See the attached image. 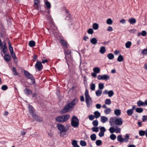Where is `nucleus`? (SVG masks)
<instances>
[{"instance_id": "obj_1", "label": "nucleus", "mask_w": 147, "mask_h": 147, "mask_svg": "<svg viewBox=\"0 0 147 147\" xmlns=\"http://www.w3.org/2000/svg\"><path fill=\"white\" fill-rule=\"evenodd\" d=\"M28 111L29 113L34 120L40 122L42 121V119L38 116L36 113L35 110L33 107L30 105H28Z\"/></svg>"}, {"instance_id": "obj_2", "label": "nucleus", "mask_w": 147, "mask_h": 147, "mask_svg": "<svg viewBox=\"0 0 147 147\" xmlns=\"http://www.w3.org/2000/svg\"><path fill=\"white\" fill-rule=\"evenodd\" d=\"M70 117L69 115H65L57 117L55 118L56 121L60 122L63 123L67 121Z\"/></svg>"}, {"instance_id": "obj_3", "label": "nucleus", "mask_w": 147, "mask_h": 147, "mask_svg": "<svg viewBox=\"0 0 147 147\" xmlns=\"http://www.w3.org/2000/svg\"><path fill=\"white\" fill-rule=\"evenodd\" d=\"M79 124V120L77 117L74 116L72 117L71 120V125L74 127H77Z\"/></svg>"}, {"instance_id": "obj_4", "label": "nucleus", "mask_w": 147, "mask_h": 147, "mask_svg": "<svg viewBox=\"0 0 147 147\" xmlns=\"http://www.w3.org/2000/svg\"><path fill=\"white\" fill-rule=\"evenodd\" d=\"M76 102H71L67 104L62 110L63 113H65L69 111V109L71 108L76 104Z\"/></svg>"}, {"instance_id": "obj_5", "label": "nucleus", "mask_w": 147, "mask_h": 147, "mask_svg": "<svg viewBox=\"0 0 147 147\" xmlns=\"http://www.w3.org/2000/svg\"><path fill=\"white\" fill-rule=\"evenodd\" d=\"M57 126L58 129L60 131L61 134L63 132H66L68 130V129H67L63 125L61 124H57Z\"/></svg>"}, {"instance_id": "obj_6", "label": "nucleus", "mask_w": 147, "mask_h": 147, "mask_svg": "<svg viewBox=\"0 0 147 147\" xmlns=\"http://www.w3.org/2000/svg\"><path fill=\"white\" fill-rule=\"evenodd\" d=\"M24 73L25 76H26L28 78L32 80L33 83H34L35 79L32 75L30 74L28 71H24Z\"/></svg>"}, {"instance_id": "obj_7", "label": "nucleus", "mask_w": 147, "mask_h": 147, "mask_svg": "<svg viewBox=\"0 0 147 147\" xmlns=\"http://www.w3.org/2000/svg\"><path fill=\"white\" fill-rule=\"evenodd\" d=\"M110 76L109 75H99L97 77V79L98 80H107L110 79Z\"/></svg>"}, {"instance_id": "obj_8", "label": "nucleus", "mask_w": 147, "mask_h": 147, "mask_svg": "<svg viewBox=\"0 0 147 147\" xmlns=\"http://www.w3.org/2000/svg\"><path fill=\"white\" fill-rule=\"evenodd\" d=\"M35 67L38 71H41L43 68V66L41 63L37 61L35 65Z\"/></svg>"}, {"instance_id": "obj_9", "label": "nucleus", "mask_w": 147, "mask_h": 147, "mask_svg": "<svg viewBox=\"0 0 147 147\" xmlns=\"http://www.w3.org/2000/svg\"><path fill=\"white\" fill-rule=\"evenodd\" d=\"M103 94H108L109 97H111L113 96L114 94L113 91L112 90L108 91L105 90L103 92Z\"/></svg>"}, {"instance_id": "obj_10", "label": "nucleus", "mask_w": 147, "mask_h": 147, "mask_svg": "<svg viewBox=\"0 0 147 147\" xmlns=\"http://www.w3.org/2000/svg\"><path fill=\"white\" fill-rule=\"evenodd\" d=\"M85 96L86 101H90L91 100V99L89 94L88 91L87 89H86V90L85 93Z\"/></svg>"}, {"instance_id": "obj_11", "label": "nucleus", "mask_w": 147, "mask_h": 147, "mask_svg": "<svg viewBox=\"0 0 147 147\" xmlns=\"http://www.w3.org/2000/svg\"><path fill=\"white\" fill-rule=\"evenodd\" d=\"M116 125H121L123 123L122 119L121 118L116 119L114 121Z\"/></svg>"}, {"instance_id": "obj_12", "label": "nucleus", "mask_w": 147, "mask_h": 147, "mask_svg": "<svg viewBox=\"0 0 147 147\" xmlns=\"http://www.w3.org/2000/svg\"><path fill=\"white\" fill-rule=\"evenodd\" d=\"M34 7L37 9H38L40 5V3L39 0H34Z\"/></svg>"}, {"instance_id": "obj_13", "label": "nucleus", "mask_w": 147, "mask_h": 147, "mask_svg": "<svg viewBox=\"0 0 147 147\" xmlns=\"http://www.w3.org/2000/svg\"><path fill=\"white\" fill-rule=\"evenodd\" d=\"M1 49H2V51L4 54H5L6 53V51L7 49V47L6 46V43L4 42L3 45H2V47Z\"/></svg>"}, {"instance_id": "obj_14", "label": "nucleus", "mask_w": 147, "mask_h": 147, "mask_svg": "<svg viewBox=\"0 0 147 147\" xmlns=\"http://www.w3.org/2000/svg\"><path fill=\"white\" fill-rule=\"evenodd\" d=\"M71 51L69 50H67L66 51H65L64 52L65 55V58L66 60V62L68 65H69V63H68V60L66 57L67 55H69L71 53Z\"/></svg>"}, {"instance_id": "obj_15", "label": "nucleus", "mask_w": 147, "mask_h": 147, "mask_svg": "<svg viewBox=\"0 0 147 147\" xmlns=\"http://www.w3.org/2000/svg\"><path fill=\"white\" fill-rule=\"evenodd\" d=\"M25 93L26 94L30 95L32 94V92L31 90L28 88H26L24 90Z\"/></svg>"}, {"instance_id": "obj_16", "label": "nucleus", "mask_w": 147, "mask_h": 147, "mask_svg": "<svg viewBox=\"0 0 147 147\" xmlns=\"http://www.w3.org/2000/svg\"><path fill=\"white\" fill-rule=\"evenodd\" d=\"M4 58L5 61L9 62L10 60L11 57L9 55L6 54L4 56Z\"/></svg>"}, {"instance_id": "obj_17", "label": "nucleus", "mask_w": 147, "mask_h": 147, "mask_svg": "<svg viewBox=\"0 0 147 147\" xmlns=\"http://www.w3.org/2000/svg\"><path fill=\"white\" fill-rule=\"evenodd\" d=\"M108 120V118L107 117L102 116L101 117V121L103 123H105Z\"/></svg>"}, {"instance_id": "obj_18", "label": "nucleus", "mask_w": 147, "mask_h": 147, "mask_svg": "<svg viewBox=\"0 0 147 147\" xmlns=\"http://www.w3.org/2000/svg\"><path fill=\"white\" fill-rule=\"evenodd\" d=\"M90 41L93 45H95L97 43V40L96 38H94L90 40Z\"/></svg>"}, {"instance_id": "obj_19", "label": "nucleus", "mask_w": 147, "mask_h": 147, "mask_svg": "<svg viewBox=\"0 0 147 147\" xmlns=\"http://www.w3.org/2000/svg\"><path fill=\"white\" fill-rule=\"evenodd\" d=\"M136 22V19L133 18H131L129 19V23L132 24H134Z\"/></svg>"}, {"instance_id": "obj_20", "label": "nucleus", "mask_w": 147, "mask_h": 147, "mask_svg": "<svg viewBox=\"0 0 147 147\" xmlns=\"http://www.w3.org/2000/svg\"><path fill=\"white\" fill-rule=\"evenodd\" d=\"M94 117L96 118H99L100 116V113L97 111L94 112Z\"/></svg>"}, {"instance_id": "obj_21", "label": "nucleus", "mask_w": 147, "mask_h": 147, "mask_svg": "<svg viewBox=\"0 0 147 147\" xmlns=\"http://www.w3.org/2000/svg\"><path fill=\"white\" fill-rule=\"evenodd\" d=\"M106 51V49L104 47H102L100 48L99 52L102 54H104Z\"/></svg>"}, {"instance_id": "obj_22", "label": "nucleus", "mask_w": 147, "mask_h": 147, "mask_svg": "<svg viewBox=\"0 0 147 147\" xmlns=\"http://www.w3.org/2000/svg\"><path fill=\"white\" fill-rule=\"evenodd\" d=\"M102 91L100 90H98L96 92V96H100L102 94Z\"/></svg>"}, {"instance_id": "obj_23", "label": "nucleus", "mask_w": 147, "mask_h": 147, "mask_svg": "<svg viewBox=\"0 0 147 147\" xmlns=\"http://www.w3.org/2000/svg\"><path fill=\"white\" fill-rule=\"evenodd\" d=\"M121 113V111L119 109H116L114 111V114L117 116L119 115Z\"/></svg>"}, {"instance_id": "obj_24", "label": "nucleus", "mask_w": 147, "mask_h": 147, "mask_svg": "<svg viewBox=\"0 0 147 147\" xmlns=\"http://www.w3.org/2000/svg\"><path fill=\"white\" fill-rule=\"evenodd\" d=\"M90 86V88L92 90L94 91L95 90V84L91 83Z\"/></svg>"}, {"instance_id": "obj_25", "label": "nucleus", "mask_w": 147, "mask_h": 147, "mask_svg": "<svg viewBox=\"0 0 147 147\" xmlns=\"http://www.w3.org/2000/svg\"><path fill=\"white\" fill-rule=\"evenodd\" d=\"M107 56L108 59L110 60H112L114 58V55L111 53L108 54Z\"/></svg>"}, {"instance_id": "obj_26", "label": "nucleus", "mask_w": 147, "mask_h": 147, "mask_svg": "<svg viewBox=\"0 0 147 147\" xmlns=\"http://www.w3.org/2000/svg\"><path fill=\"white\" fill-rule=\"evenodd\" d=\"M94 72L95 73H98L100 72V69L97 67H95L93 69Z\"/></svg>"}, {"instance_id": "obj_27", "label": "nucleus", "mask_w": 147, "mask_h": 147, "mask_svg": "<svg viewBox=\"0 0 147 147\" xmlns=\"http://www.w3.org/2000/svg\"><path fill=\"white\" fill-rule=\"evenodd\" d=\"M35 43L34 41H30L29 42V45L31 47H32L35 46Z\"/></svg>"}, {"instance_id": "obj_28", "label": "nucleus", "mask_w": 147, "mask_h": 147, "mask_svg": "<svg viewBox=\"0 0 147 147\" xmlns=\"http://www.w3.org/2000/svg\"><path fill=\"white\" fill-rule=\"evenodd\" d=\"M9 48L10 53H13V49L11 46L10 43L9 41L8 42Z\"/></svg>"}, {"instance_id": "obj_29", "label": "nucleus", "mask_w": 147, "mask_h": 147, "mask_svg": "<svg viewBox=\"0 0 147 147\" xmlns=\"http://www.w3.org/2000/svg\"><path fill=\"white\" fill-rule=\"evenodd\" d=\"M90 137L91 140L92 141L95 140L96 138V135L95 134H92L91 135Z\"/></svg>"}, {"instance_id": "obj_30", "label": "nucleus", "mask_w": 147, "mask_h": 147, "mask_svg": "<svg viewBox=\"0 0 147 147\" xmlns=\"http://www.w3.org/2000/svg\"><path fill=\"white\" fill-rule=\"evenodd\" d=\"M92 28L95 30H97L98 28V25L96 23H94L93 25Z\"/></svg>"}, {"instance_id": "obj_31", "label": "nucleus", "mask_w": 147, "mask_h": 147, "mask_svg": "<svg viewBox=\"0 0 147 147\" xmlns=\"http://www.w3.org/2000/svg\"><path fill=\"white\" fill-rule=\"evenodd\" d=\"M146 32L145 31L143 30L142 32L139 33L138 34V36H139L140 35H141L143 36H145L146 35Z\"/></svg>"}, {"instance_id": "obj_32", "label": "nucleus", "mask_w": 147, "mask_h": 147, "mask_svg": "<svg viewBox=\"0 0 147 147\" xmlns=\"http://www.w3.org/2000/svg\"><path fill=\"white\" fill-rule=\"evenodd\" d=\"M61 42L63 46L65 47H67V42L63 40H61Z\"/></svg>"}, {"instance_id": "obj_33", "label": "nucleus", "mask_w": 147, "mask_h": 147, "mask_svg": "<svg viewBox=\"0 0 147 147\" xmlns=\"http://www.w3.org/2000/svg\"><path fill=\"white\" fill-rule=\"evenodd\" d=\"M114 118L113 117L110 118L109 121V123L111 126L112 125L114 124Z\"/></svg>"}, {"instance_id": "obj_34", "label": "nucleus", "mask_w": 147, "mask_h": 147, "mask_svg": "<svg viewBox=\"0 0 147 147\" xmlns=\"http://www.w3.org/2000/svg\"><path fill=\"white\" fill-rule=\"evenodd\" d=\"M111 112V110L109 108H107L104 111V113L106 114H109Z\"/></svg>"}, {"instance_id": "obj_35", "label": "nucleus", "mask_w": 147, "mask_h": 147, "mask_svg": "<svg viewBox=\"0 0 147 147\" xmlns=\"http://www.w3.org/2000/svg\"><path fill=\"white\" fill-rule=\"evenodd\" d=\"M117 138L119 141L121 142H123V138H122L121 135H120L118 136Z\"/></svg>"}, {"instance_id": "obj_36", "label": "nucleus", "mask_w": 147, "mask_h": 147, "mask_svg": "<svg viewBox=\"0 0 147 147\" xmlns=\"http://www.w3.org/2000/svg\"><path fill=\"white\" fill-rule=\"evenodd\" d=\"M106 23L109 25H111L113 23V21L111 18H109L107 20Z\"/></svg>"}, {"instance_id": "obj_37", "label": "nucleus", "mask_w": 147, "mask_h": 147, "mask_svg": "<svg viewBox=\"0 0 147 147\" xmlns=\"http://www.w3.org/2000/svg\"><path fill=\"white\" fill-rule=\"evenodd\" d=\"M80 144L82 146H85L86 145V142L84 141L81 140L80 142Z\"/></svg>"}, {"instance_id": "obj_38", "label": "nucleus", "mask_w": 147, "mask_h": 147, "mask_svg": "<svg viewBox=\"0 0 147 147\" xmlns=\"http://www.w3.org/2000/svg\"><path fill=\"white\" fill-rule=\"evenodd\" d=\"M146 131H144L143 130H140L139 131V135L141 136H144L146 135Z\"/></svg>"}, {"instance_id": "obj_39", "label": "nucleus", "mask_w": 147, "mask_h": 147, "mask_svg": "<svg viewBox=\"0 0 147 147\" xmlns=\"http://www.w3.org/2000/svg\"><path fill=\"white\" fill-rule=\"evenodd\" d=\"M98 88L100 90H101L104 88V84L100 83L98 84Z\"/></svg>"}, {"instance_id": "obj_40", "label": "nucleus", "mask_w": 147, "mask_h": 147, "mask_svg": "<svg viewBox=\"0 0 147 147\" xmlns=\"http://www.w3.org/2000/svg\"><path fill=\"white\" fill-rule=\"evenodd\" d=\"M123 60V56L121 55H119L117 59V61L119 62H121Z\"/></svg>"}, {"instance_id": "obj_41", "label": "nucleus", "mask_w": 147, "mask_h": 147, "mask_svg": "<svg viewBox=\"0 0 147 147\" xmlns=\"http://www.w3.org/2000/svg\"><path fill=\"white\" fill-rule=\"evenodd\" d=\"M143 111V109L140 108H137L136 109V111L138 113H141Z\"/></svg>"}, {"instance_id": "obj_42", "label": "nucleus", "mask_w": 147, "mask_h": 147, "mask_svg": "<svg viewBox=\"0 0 147 147\" xmlns=\"http://www.w3.org/2000/svg\"><path fill=\"white\" fill-rule=\"evenodd\" d=\"M137 104L139 107L142 106H145V103L143 102H137Z\"/></svg>"}, {"instance_id": "obj_43", "label": "nucleus", "mask_w": 147, "mask_h": 147, "mask_svg": "<svg viewBox=\"0 0 147 147\" xmlns=\"http://www.w3.org/2000/svg\"><path fill=\"white\" fill-rule=\"evenodd\" d=\"M102 143L101 140H97L96 142V144L98 146H100Z\"/></svg>"}, {"instance_id": "obj_44", "label": "nucleus", "mask_w": 147, "mask_h": 147, "mask_svg": "<svg viewBox=\"0 0 147 147\" xmlns=\"http://www.w3.org/2000/svg\"><path fill=\"white\" fill-rule=\"evenodd\" d=\"M12 70L13 71V74L14 76L18 75V73L16 71L15 67H13L12 69Z\"/></svg>"}, {"instance_id": "obj_45", "label": "nucleus", "mask_w": 147, "mask_h": 147, "mask_svg": "<svg viewBox=\"0 0 147 147\" xmlns=\"http://www.w3.org/2000/svg\"><path fill=\"white\" fill-rule=\"evenodd\" d=\"M115 128V132L116 133H120L121 131V129L118 127H117Z\"/></svg>"}, {"instance_id": "obj_46", "label": "nucleus", "mask_w": 147, "mask_h": 147, "mask_svg": "<svg viewBox=\"0 0 147 147\" xmlns=\"http://www.w3.org/2000/svg\"><path fill=\"white\" fill-rule=\"evenodd\" d=\"M87 32L89 34H92L94 33V31L92 29L90 28L88 30Z\"/></svg>"}, {"instance_id": "obj_47", "label": "nucleus", "mask_w": 147, "mask_h": 147, "mask_svg": "<svg viewBox=\"0 0 147 147\" xmlns=\"http://www.w3.org/2000/svg\"><path fill=\"white\" fill-rule=\"evenodd\" d=\"M129 139V136L128 134H127L125 137L123 138V142H127L128 141Z\"/></svg>"}, {"instance_id": "obj_48", "label": "nucleus", "mask_w": 147, "mask_h": 147, "mask_svg": "<svg viewBox=\"0 0 147 147\" xmlns=\"http://www.w3.org/2000/svg\"><path fill=\"white\" fill-rule=\"evenodd\" d=\"M98 122L97 120H94L92 122V124L94 126L96 127L98 125Z\"/></svg>"}, {"instance_id": "obj_49", "label": "nucleus", "mask_w": 147, "mask_h": 147, "mask_svg": "<svg viewBox=\"0 0 147 147\" xmlns=\"http://www.w3.org/2000/svg\"><path fill=\"white\" fill-rule=\"evenodd\" d=\"M110 139L113 140H114L116 138V136L114 134L111 135L110 136Z\"/></svg>"}, {"instance_id": "obj_50", "label": "nucleus", "mask_w": 147, "mask_h": 147, "mask_svg": "<svg viewBox=\"0 0 147 147\" xmlns=\"http://www.w3.org/2000/svg\"><path fill=\"white\" fill-rule=\"evenodd\" d=\"M92 130L95 132H98V127H93L92 128Z\"/></svg>"}, {"instance_id": "obj_51", "label": "nucleus", "mask_w": 147, "mask_h": 147, "mask_svg": "<svg viewBox=\"0 0 147 147\" xmlns=\"http://www.w3.org/2000/svg\"><path fill=\"white\" fill-rule=\"evenodd\" d=\"M109 130L111 133H113L115 132V128L113 127H111L109 128Z\"/></svg>"}, {"instance_id": "obj_52", "label": "nucleus", "mask_w": 147, "mask_h": 147, "mask_svg": "<svg viewBox=\"0 0 147 147\" xmlns=\"http://www.w3.org/2000/svg\"><path fill=\"white\" fill-rule=\"evenodd\" d=\"M88 118L90 120L92 121L94 119L95 117L93 115H91L89 116Z\"/></svg>"}, {"instance_id": "obj_53", "label": "nucleus", "mask_w": 147, "mask_h": 147, "mask_svg": "<svg viewBox=\"0 0 147 147\" xmlns=\"http://www.w3.org/2000/svg\"><path fill=\"white\" fill-rule=\"evenodd\" d=\"M8 88L7 86L6 85H3L1 87V89L2 90H5Z\"/></svg>"}, {"instance_id": "obj_54", "label": "nucleus", "mask_w": 147, "mask_h": 147, "mask_svg": "<svg viewBox=\"0 0 147 147\" xmlns=\"http://www.w3.org/2000/svg\"><path fill=\"white\" fill-rule=\"evenodd\" d=\"M142 53L143 55L147 54V47L146 49H144L142 50Z\"/></svg>"}, {"instance_id": "obj_55", "label": "nucleus", "mask_w": 147, "mask_h": 147, "mask_svg": "<svg viewBox=\"0 0 147 147\" xmlns=\"http://www.w3.org/2000/svg\"><path fill=\"white\" fill-rule=\"evenodd\" d=\"M45 5H46L47 7L48 8H49L51 7V4L49 2H48V1L46 2Z\"/></svg>"}, {"instance_id": "obj_56", "label": "nucleus", "mask_w": 147, "mask_h": 147, "mask_svg": "<svg viewBox=\"0 0 147 147\" xmlns=\"http://www.w3.org/2000/svg\"><path fill=\"white\" fill-rule=\"evenodd\" d=\"M147 121V116L144 115L142 117V121L145 122Z\"/></svg>"}, {"instance_id": "obj_57", "label": "nucleus", "mask_w": 147, "mask_h": 147, "mask_svg": "<svg viewBox=\"0 0 147 147\" xmlns=\"http://www.w3.org/2000/svg\"><path fill=\"white\" fill-rule=\"evenodd\" d=\"M100 131L104 133L106 131V129L104 127H101L100 128Z\"/></svg>"}, {"instance_id": "obj_58", "label": "nucleus", "mask_w": 147, "mask_h": 147, "mask_svg": "<svg viewBox=\"0 0 147 147\" xmlns=\"http://www.w3.org/2000/svg\"><path fill=\"white\" fill-rule=\"evenodd\" d=\"M72 144L74 146L77 145V141L76 140H73L72 141Z\"/></svg>"}, {"instance_id": "obj_59", "label": "nucleus", "mask_w": 147, "mask_h": 147, "mask_svg": "<svg viewBox=\"0 0 147 147\" xmlns=\"http://www.w3.org/2000/svg\"><path fill=\"white\" fill-rule=\"evenodd\" d=\"M113 29L112 28L111 26H109L108 27L107 30L108 31L111 32L112 31Z\"/></svg>"}, {"instance_id": "obj_60", "label": "nucleus", "mask_w": 147, "mask_h": 147, "mask_svg": "<svg viewBox=\"0 0 147 147\" xmlns=\"http://www.w3.org/2000/svg\"><path fill=\"white\" fill-rule=\"evenodd\" d=\"M104 135V133L100 131L99 134L98 135L100 137H102Z\"/></svg>"}, {"instance_id": "obj_61", "label": "nucleus", "mask_w": 147, "mask_h": 147, "mask_svg": "<svg viewBox=\"0 0 147 147\" xmlns=\"http://www.w3.org/2000/svg\"><path fill=\"white\" fill-rule=\"evenodd\" d=\"M33 57V61H35L37 58V56L36 55H34Z\"/></svg>"}, {"instance_id": "obj_62", "label": "nucleus", "mask_w": 147, "mask_h": 147, "mask_svg": "<svg viewBox=\"0 0 147 147\" xmlns=\"http://www.w3.org/2000/svg\"><path fill=\"white\" fill-rule=\"evenodd\" d=\"M91 102H86L87 106L88 107H89L91 104Z\"/></svg>"}, {"instance_id": "obj_63", "label": "nucleus", "mask_w": 147, "mask_h": 147, "mask_svg": "<svg viewBox=\"0 0 147 147\" xmlns=\"http://www.w3.org/2000/svg\"><path fill=\"white\" fill-rule=\"evenodd\" d=\"M101 105L100 104H97L96 105V107L98 109H100V108Z\"/></svg>"}, {"instance_id": "obj_64", "label": "nucleus", "mask_w": 147, "mask_h": 147, "mask_svg": "<svg viewBox=\"0 0 147 147\" xmlns=\"http://www.w3.org/2000/svg\"><path fill=\"white\" fill-rule=\"evenodd\" d=\"M120 22L122 24H124L125 22V20L124 19H122L120 21Z\"/></svg>"}]
</instances>
